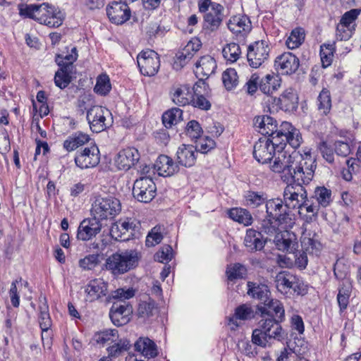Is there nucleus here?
Masks as SVG:
<instances>
[{
  "mask_svg": "<svg viewBox=\"0 0 361 361\" xmlns=\"http://www.w3.org/2000/svg\"><path fill=\"white\" fill-rule=\"evenodd\" d=\"M254 126L259 132L270 137L274 144H284L287 142L293 148H298L302 142L300 130L290 123L283 121L277 128L276 121L269 116H262L255 118Z\"/></svg>",
  "mask_w": 361,
  "mask_h": 361,
  "instance_id": "1",
  "label": "nucleus"
},
{
  "mask_svg": "<svg viewBox=\"0 0 361 361\" xmlns=\"http://www.w3.org/2000/svg\"><path fill=\"white\" fill-rule=\"evenodd\" d=\"M267 217L262 222V229L267 234L276 232V226L291 228L293 222L286 213L285 204L281 199H271L265 202Z\"/></svg>",
  "mask_w": 361,
  "mask_h": 361,
  "instance_id": "2",
  "label": "nucleus"
},
{
  "mask_svg": "<svg viewBox=\"0 0 361 361\" xmlns=\"http://www.w3.org/2000/svg\"><path fill=\"white\" fill-rule=\"evenodd\" d=\"M20 13L50 27L60 26L63 20V13L47 3L28 5Z\"/></svg>",
  "mask_w": 361,
  "mask_h": 361,
  "instance_id": "3",
  "label": "nucleus"
},
{
  "mask_svg": "<svg viewBox=\"0 0 361 361\" xmlns=\"http://www.w3.org/2000/svg\"><path fill=\"white\" fill-rule=\"evenodd\" d=\"M315 169V160L310 151L304 154L298 152L289 176L297 183L307 185L312 180Z\"/></svg>",
  "mask_w": 361,
  "mask_h": 361,
  "instance_id": "4",
  "label": "nucleus"
},
{
  "mask_svg": "<svg viewBox=\"0 0 361 361\" xmlns=\"http://www.w3.org/2000/svg\"><path fill=\"white\" fill-rule=\"evenodd\" d=\"M121 210L119 200L112 196L97 197L92 204L91 213L99 221L114 219Z\"/></svg>",
  "mask_w": 361,
  "mask_h": 361,
  "instance_id": "5",
  "label": "nucleus"
},
{
  "mask_svg": "<svg viewBox=\"0 0 361 361\" xmlns=\"http://www.w3.org/2000/svg\"><path fill=\"white\" fill-rule=\"evenodd\" d=\"M137 254L133 251L115 253L106 260V269L114 275L123 274L136 267Z\"/></svg>",
  "mask_w": 361,
  "mask_h": 361,
  "instance_id": "6",
  "label": "nucleus"
},
{
  "mask_svg": "<svg viewBox=\"0 0 361 361\" xmlns=\"http://www.w3.org/2000/svg\"><path fill=\"white\" fill-rule=\"evenodd\" d=\"M283 202L288 209H298L300 215L302 214L303 207L307 200V192L300 183H291L286 185L283 190Z\"/></svg>",
  "mask_w": 361,
  "mask_h": 361,
  "instance_id": "7",
  "label": "nucleus"
},
{
  "mask_svg": "<svg viewBox=\"0 0 361 361\" xmlns=\"http://www.w3.org/2000/svg\"><path fill=\"white\" fill-rule=\"evenodd\" d=\"M285 145H281V148L278 147L269 162V167L274 173H285L289 176L298 151L285 149Z\"/></svg>",
  "mask_w": 361,
  "mask_h": 361,
  "instance_id": "8",
  "label": "nucleus"
},
{
  "mask_svg": "<svg viewBox=\"0 0 361 361\" xmlns=\"http://www.w3.org/2000/svg\"><path fill=\"white\" fill-rule=\"evenodd\" d=\"M139 230V223L133 218H121L112 224L110 228L111 237L120 241H127L133 237Z\"/></svg>",
  "mask_w": 361,
  "mask_h": 361,
  "instance_id": "9",
  "label": "nucleus"
},
{
  "mask_svg": "<svg viewBox=\"0 0 361 361\" xmlns=\"http://www.w3.org/2000/svg\"><path fill=\"white\" fill-rule=\"evenodd\" d=\"M87 119L91 130L100 133L104 130L112 123L111 113L102 106H93L87 113Z\"/></svg>",
  "mask_w": 361,
  "mask_h": 361,
  "instance_id": "10",
  "label": "nucleus"
},
{
  "mask_svg": "<svg viewBox=\"0 0 361 361\" xmlns=\"http://www.w3.org/2000/svg\"><path fill=\"white\" fill-rule=\"evenodd\" d=\"M137 62L140 73L145 76H153L160 66L159 56L152 49L141 51L137 56Z\"/></svg>",
  "mask_w": 361,
  "mask_h": 361,
  "instance_id": "11",
  "label": "nucleus"
},
{
  "mask_svg": "<svg viewBox=\"0 0 361 361\" xmlns=\"http://www.w3.org/2000/svg\"><path fill=\"white\" fill-rule=\"evenodd\" d=\"M157 187L154 181L149 177H141L137 179L133 185V195L138 201L149 202L156 195Z\"/></svg>",
  "mask_w": 361,
  "mask_h": 361,
  "instance_id": "12",
  "label": "nucleus"
},
{
  "mask_svg": "<svg viewBox=\"0 0 361 361\" xmlns=\"http://www.w3.org/2000/svg\"><path fill=\"white\" fill-rule=\"evenodd\" d=\"M270 47L264 40L257 41L247 47V58L250 66L259 68L269 58Z\"/></svg>",
  "mask_w": 361,
  "mask_h": 361,
  "instance_id": "13",
  "label": "nucleus"
},
{
  "mask_svg": "<svg viewBox=\"0 0 361 361\" xmlns=\"http://www.w3.org/2000/svg\"><path fill=\"white\" fill-rule=\"evenodd\" d=\"M287 142H284L283 145ZM282 144H274L268 137H262L254 145L253 156L262 164L270 162L278 147L281 148Z\"/></svg>",
  "mask_w": 361,
  "mask_h": 361,
  "instance_id": "14",
  "label": "nucleus"
},
{
  "mask_svg": "<svg viewBox=\"0 0 361 361\" xmlns=\"http://www.w3.org/2000/svg\"><path fill=\"white\" fill-rule=\"evenodd\" d=\"M287 229L276 226V232L269 235H275L274 242L278 250L294 254L298 247L297 238L293 233L288 231Z\"/></svg>",
  "mask_w": 361,
  "mask_h": 361,
  "instance_id": "15",
  "label": "nucleus"
},
{
  "mask_svg": "<svg viewBox=\"0 0 361 361\" xmlns=\"http://www.w3.org/2000/svg\"><path fill=\"white\" fill-rule=\"evenodd\" d=\"M106 14L110 21L116 25H121L128 20L131 16L129 6L126 3L114 1L106 6Z\"/></svg>",
  "mask_w": 361,
  "mask_h": 361,
  "instance_id": "16",
  "label": "nucleus"
},
{
  "mask_svg": "<svg viewBox=\"0 0 361 361\" xmlns=\"http://www.w3.org/2000/svg\"><path fill=\"white\" fill-rule=\"evenodd\" d=\"M340 266V262L337 261L334 264V273L336 279H343L342 287L339 288L337 295V301L340 310L343 311L346 309L348 305L352 287L349 279H345L346 273L339 270Z\"/></svg>",
  "mask_w": 361,
  "mask_h": 361,
  "instance_id": "17",
  "label": "nucleus"
},
{
  "mask_svg": "<svg viewBox=\"0 0 361 361\" xmlns=\"http://www.w3.org/2000/svg\"><path fill=\"white\" fill-rule=\"evenodd\" d=\"M99 150L96 145L85 147L75 157V164L80 169L96 166L99 163Z\"/></svg>",
  "mask_w": 361,
  "mask_h": 361,
  "instance_id": "18",
  "label": "nucleus"
},
{
  "mask_svg": "<svg viewBox=\"0 0 361 361\" xmlns=\"http://www.w3.org/2000/svg\"><path fill=\"white\" fill-rule=\"evenodd\" d=\"M257 310L260 316H270L269 319H276L277 321H283L285 317V310L283 304L276 299L265 300L263 305H258Z\"/></svg>",
  "mask_w": 361,
  "mask_h": 361,
  "instance_id": "19",
  "label": "nucleus"
},
{
  "mask_svg": "<svg viewBox=\"0 0 361 361\" xmlns=\"http://www.w3.org/2000/svg\"><path fill=\"white\" fill-rule=\"evenodd\" d=\"M274 65L281 74L289 75L295 73L299 67V59L290 52H285L276 57Z\"/></svg>",
  "mask_w": 361,
  "mask_h": 361,
  "instance_id": "20",
  "label": "nucleus"
},
{
  "mask_svg": "<svg viewBox=\"0 0 361 361\" xmlns=\"http://www.w3.org/2000/svg\"><path fill=\"white\" fill-rule=\"evenodd\" d=\"M107 288V283L102 279L90 280L85 286V300L93 302L105 296Z\"/></svg>",
  "mask_w": 361,
  "mask_h": 361,
  "instance_id": "21",
  "label": "nucleus"
},
{
  "mask_svg": "<svg viewBox=\"0 0 361 361\" xmlns=\"http://www.w3.org/2000/svg\"><path fill=\"white\" fill-rule=\"evenodd\" d=\"M101 230L102 224L95 218L84 219L78 228L77 238L87 241L95 237Z\"/></svg>",
  "mask_w": 361,
  "mask_h": 361,
  "instance_id": "22",
  "label": "nucleus"
},
{
  "mask_svg": "<svg viewBox=\"0 0 361 361\" xmlns=\"http://www.w3.org/2000/svg\"><path fill=\"white\" fill-rule=\"evenodd\" d=\"M276 287L281 293L286 294L290 290L294 292L299 288V279L296 276L288 271L279 272L275 279Z\"/></svg>",
  "mask_w": 361,
  "mask_h": 361,
  "instance_id": "23",
  "label": "nucleus"
},
{
  "mask_svg": "<svg viewBox=\"0 0 361 361\" xmlns=\"http://www.w3.org/2000/svg\"><path fill=\"white\" fill-rule=\"evenodd\" d=\"M281 322L272 319H262L260 320V327L264 330L270 342L272 340L282 341L285 339L286 334L280 324Z\"/></svg>",
  "mask_w": 361,
  "mask_h": 361,
  "instance_id": "24",
  "label": "nucleus"
},
{
  "mask_svg": "<svg viewBox=\"0 0 361 361\" xmlns=\"http://www.w3.org/2000/svg\"><path fill=\"white\" fill-rule=\"evenodd\" d=\"M132 313L133 307L129 304L114 303L109 316L114 324L119 326L126 324L130 321Z\"/></svg>",
  "mask_w": 361,
  "mask_h": 361,
  "instance_id": "25",
  "label": "nucleus"
},
{
  "mask_svg": "<svg viewBox=\"0 0 361 361\" xmlns=\"http://www.w3.org/2000/svg\"><path fill=\"white\" fill-rule=\"evenodd\" d=\"M216 68V63L213 57L209 55L201 57L195 63V74L200 78L197 83L204 85L203 80L214 73Z\"/></svg>",
  "mask_w": 361,
  "mask_h": 361,
  "instance_id": "26",
  "label": "nucleus"
},
{
  "mask_svg": "<svg viewBox=\"0 0 361 361\" xmlns=\"http://www.w3.org/2000/svg\"><path fill=\"white\" fill-rule=\"evenodd\" d=\"M224 7L217 3L212 4V9L204 16L205 30L214 32L219 29L223 20Z\"/></svg>",
  "mask_w": 361,
  "mask_h": 361,
  "instance_id": "27",
  "label": "nucleus"
},
{
  "mask_svg": "<svg viewBox=\"0 0 361 361\" xmlns=\"http://www.w3.org/2000/svg\"><path fill=\"white\" fill-rule=\"evenodd\" d=\"M140 154L137 149L128 147L121 150L116 159V164L121 170H128L139 160Z\"/></svg>",
  "mask_w": 361,
  "mask_h": 361,
  "instance_id": "28",
  "label": "nucleus"
},
{
  "mask_svg": "<svg viewBox=\"0 0 361 361\" xmlns=\"http://www.w3.org/2000/svg\"><path fill=\"white\" fill-rule=\"evenodd\" d=\"M255 312L248 304H243L237 307L233 316L228 318V325L232 330H235L240 324V321L250 320L254 318Z\"/></svg>",
  "mask_w": 361,
  "mask_h": 361,
  "instance_id": "29",
  "label": "nucleus"
},
{
  "mask_svg": "<svg viewBox=\"0 0 361 361\" xmlns=\"http://www.w3.org/2000/svg\"><path fill=\"white\" fill-rule=\"evenodd\" d=\"M194 93V88L191 90L188 85H177L171 89V97L176 104L185 106L191 103Z\"/></svg>",
  "mask_w": 361,
  "mask_h": 361,
  "instance_id": "30",
  "label": "nucleus"
},
{
  "mask_svg": "<svg viewBox=\"0 0 361 361\" xmlns=\"http://www.w3.org/2000/svg\"><path fill=\"white\" fill-rule=\"evenodd\" d=\"M197 150L193 145H182L176 152V158L179 164L185 167L195 165L197 159Z\"/></svg>",
  "mask_w": 361,
  "mask_h": 361,
  "instance_id": "31",
  "label": "nucleus"
},
{
  "mask_svg": "<svg viewBox=\"0 0 361 361\" xmlns=\"http://www.w3.org/2000/svg\"><path fill=\"white\" fill-rule=\"evenodd\" d=\"M228 27L233 34L243 36L251 30L252 25L247 16L238 15L229 19Z\"/></svg>",
  "mask_w": 361,
  "mask_h": 361,
  "instance_id": "32",
  "label": "nucleus"
},
{
  "mask_svg": "<svg viewBox=\"0 0 361 361\" xmlns=\"http://www.w3.org/2000/svg\"><path fill=\"white\" fill-rule=\"evenodd\" d=\"M154 167L158 174L164 177L171 176L179 171L177 164L166 155H160L156 161Z\"/></svg>",
  "mask_w": 361,
  "mask_h": 361,
  "instance_id": "33",
  "label": "nucleus"
},
{
  "mask_svg": "<svg viewBox=\"0 0 361 361\" xmlns=\"http://www.w3.org/2000/svg\"><path fill=\"white\" fill-rule=\"evenodd\" d=\"M300 241L302 250L309 254H317L322 248L316 233L306 228L302 232Z\"/></svg>",
  "mask_w": 361,
  "mask_h": 361,
  "instance_id": "34",
  "label": "nucleus"
},
{
  "mask_svg": "<svg viewBox=\"0 0 361 361\" xmlns=\"http://www.w3.org/2000/svg\"><path fill=\"white\" fill-rule=\"evenodd\" d=\"M135 350L148 358L157 356L158 350L156 343L148 337H140L134 343Z\"/></svg>",
  "mask_w": 361,
  "mask_h": 361,
  "instance_id": "35",
  "label": "nucleus"
},
{
  "mask_svg": "<svg viewBox=\"0 0 361 361\" xmlns=\"http://www.w3.org/2000/svg\"><path fill=\"white\" fill-rule=\"evenodd\" d=\"M281 85V79L279 75L267 74L259 80V89L265 94L270 95L277 91Z\"/></svg>",
  "mask_w": 361,
  "mask_h": 361,
  "instance_id": "36",
  "label": "nucleus"
},
{
  "mask_svg": "<svg viewBox=\"0 0 361 361\" xmlns=\"http://www.w3.org/2000/svg\"><path fill=\"white\" fill-rule=\"evenodd\" d=\"M244 243L250 251L260 250L264 246L261 233L252 228L247 230Z\"/></svg>",
  "mask_w": 361,
  "mask_h": 361,
  "instance_id": "37",
  "label": "nucleus"
},
{
  "mask_svg": "<svg viewBox=\"0 0 361 361\" xmlns=\"http://www.w3.org/2000/svg\"><path fill=\"white\" fill-rule=\"evenodd\" d=\"M298 96L292 87L285 90L279 97L281 109L285 111H292L298 106Z\"/></svg>",
  "mask_w": 361,
  "mask_h": 361,
  "instance_id": "38",
  "label": "nucleus"
},
{
  "mask_svg": "<svg viewBox=\"0 0 361 361\" xmlns=\"http://www.w3.org/2000/svg\"><path fill=\"white\" fill-rule=\"evenodd\" d=\"M90 140L89 135L77 132L70 135L63 144V148L68 152H72L80 146L88 142Z\"/></svg>",
  "mask_w": 361,
  "mask_h": 361,
  "instance_id": "39",
  "label": "nucleus"
},
{
  "mask_svg": "<svg viewBox=\"0 0 361 361\" xmlns=\"http://www.w3.org/2000/svg\"><path fill=\"white\" fill-rule=\"evenodd\" d=\"M267 200V196L263 192L249 190L244 195L245 205L251 208H257L261 206L266 202Z\"/></svg>",
  "mask_w": 361,
  "mask_h": 361,
  "instance_id": "40",
  "label": "nucleus"
},
{
  "mask_svg": "<svg viewBox=\"0 0 361 361\" xmlns=\"http://www.w3.org/2000/svg\"><path fill=\"white\" fill-rule=\"evenodd\" d=\"M228 216L233 221L249 226L252 222V217L249 211L243 208H232L228 212Z\"/></svg>",
  "mask_w": 361,
  "mask_h": 361,
  "instance_id": "41",
  "label": "nucleus"
},
{
  "mask_svg": "<svg viewBox=\"0 0 361 361\" xmlns=\"http://www.w3.org/2000/svg\"><path fill=\"white\" fill-rule=\"evenodd\" d=\"M78 56V51L75 47L71 48V52L66 54H60L56 56L55 61L59 67H66L73 69V63Z\"/></svg>",
  "mask_w": 361,
  "mask_h": 361,
  "instance_id": "42",
  "label": "nucleus"
},
{
  "mask_svg": "<svg viewBox=\"0 0 361 361\" xmlns=\"http://www.w3.org/2000/svg\"><path fill=\"white\" fill-rule=\"evenodd\" d=\"M73 69L60 67L56 72L54 76V82L57 87L61 89L66 87L71 82V75Z\"/></svg>",
  "mask_w": 361,
  "mask_h": 361,
  "instance_id": "43",
  "label": "nucleus"
},
{
  "mask_svg": "<svg viewBox=\"0 0 361 361\" xmlns=\"http://www.w3.org/2000/svg\"><path fill=\"white\" fill-rule=\"evenodd\" d=\"M248 290L247 294L254 298H257L264 302L268 300V294L269 293L268 287L262 284H257L252 282L247 283Z\"/></svg>",
  "mask_w": 361,
  "mask_h": 361,
  "instance_id": "44",
  "label": "nucleus"
},
{
  "mask_svg": "<svg viewBox=\"0 0 361 361\" xmlns=\"http://www.w3.org/2000/svg\"><path fill=\"white\" fill-rule=\"evenodd\" d=\"M183 111L179 108H172L162 116V121L166 128H171L182 119Z\"/></svg>",
  "mask_w": 361,
  "mask_h": 361,
  "instance_id": "45",
  "label": "nucleus"
},
{
  "mask_svg": "<svg viewBox=\"0 0 361 361\" xmlns=\"http://www.w3.org/2000/svg\"><path fill=\"white\" fill-rule=\"evenodd\" d=\"M314 197L319 205L326 207L333 201L331 191L325 187H317L314 190Z\"/></svg>",
  "mask_w": 361,
  "mask_h": 361,
  "instance_id": "46",
  "label": "nucleus"
},
{
  "mask_svg": "<svg viewBox=\"0 0 361 361\" xmlns=\"http://www.w3.org/2000/svg\"><path fill=\"white\" fill-rule=\"evenodd\" d=\"M94 338L97 343H112L118 341V333L116 329H106L96 334Z\"/></svg>",
  "mask_w": 361,
  "mask_h": 361,
  "instance_id": "47",
  "label": "nucleus"
},
{
  "mask_svg": "<svg viewBox=\"0 0 361 361\" xmlns=\"http://www.w3.org/2000/svg\"><path fill=\"white\" fill-rule=\"evenodd\" d=\"M305 39V32L302 28L294 29L288 37L286 43L288 49L298 48Z\"/></svg>",
  "mask_w": 361,
  "mask_h": 361,
  "instance_id": "48",
  "label": "nucleus"
},
{
  "mask_svg": "<svg viewBox=\"0 0 361 361\" xmlns=\"http://www.w3.org/2000/svg\"><path fill=\"white\" fill-rule=\"evenodd\" d=\"M111 89V85L109 76L106 74L100 75L97 78L94 91L100 95L107 94Z\"/></svg>",
  "mask_w": 361,
  "mask_h": 361,
  "instance_id": "49",
  "label": "nucleus"
},
{
  "mask_svg": "<svg viewBox=\"0 0 361 361\" xmlns=\"http://www.w3.org/2000/svg\"><path fill=\"white\" fill-rule=\"evenodd\" d=\"M331 108L330 92L323 89L318 96V109L322 114L326 115Z\"/></svg>",
  "mask_w": 361,
  "mask_h": 361,
  "instance_id": "50",
  "label": "nucleus"
},
{
  "mask_svg": "<svg viewBox=\"0 0 361 361\" xmlns=\"http://www.w3.org/2000/svg\"><path fill=\"white\" fill-rule=\"evenodd\" d=\"M225 59L231 63L235 62L241 54L240 46L236 43L228 44L222 51Z\"/></svg>",
  "mask_w": 361,
  "mask_h": 361,
  "instance_id": "51",
  "label": "nucleus"
},
{
  "mask_svg": "<svg viewBox=\"0 0 361 361\" xmlns=\"http://www.w3.org/2000/svg\"><path fill=\"white\" fill-rule=\"evenodd\" d=\"M222 80L226 88L231 90L238 84V75L234 68L226 69L222 75Z\"/></svg>",
  "mask_w": 361,
  "mask_h": 361,
  "instance_id": "52",
  "label": "nucleus"
},
{
  "mask_svg": "<svg viewBox=\"0 0 361 361\" xmlns=\"http://www.w3.org/2000/svg\"><path fill=\"white\" fill-rule=\"evenodd\" d=\"M157 312L155 302L152 300L143 301L139 304L137 314L140 317L149 318Z\"/></svg>",
  "mask_w": 361,
  "mask_h": 361,
  "instance_id": "53",
  "label": "nucleus"
},
{
  "mask_svg": "<svg viewBox=\"0 0 361 361\" xmlns=\"http://www.w3.org/2000/svg\"><path fill=\"white\" fill-rule=\"evenodd\" d=\"M114 344L107 348L109 355L111 357H118L123 352L128 350L130 346V341L126 339H121L114 342Z\"/></svg>",
  "mask_w": 361,
  "mask_h": 361,
  "instance_id": "54",
  "label": "nucleus"
},
{
  "mask_svg": "<svg viewBox=\"0 0 361 361\" xmlns=\"http://www.w3.org/2000/svg\"><path fill=\"white\" fill-rule=\"evenodd\" d=\"M99 263L100 259L98 254L88 255L78 261L79 267L85 271L94 269Z\"/></svg>",
  "mask_w": 361,
  "mask_h": 361,
  "instance_id": "55",
  "label": "nucleus"
},
{
  "mask_svg": "<svg viewBox=\"0 0 361 361\" xmlns=\"http://www.w3.org/2000/svg\"><path fill=\"white\" fill-rule=\"evenodd\" d=\"M245 272V267L238 263L230 264L226 269V276L230 281L243 278Z\"/></svg>",
  "mask_w": 361,
  "mask_h": 361,
  "instance_id": "56",
  "label": "nucleus"
},
{
  "mask_svg": "<svg viewBox=\"0 0 361 361\" xmlns=\"http://www.w3.org/2000/svg\"><path fill=\"white\" fill-rule=\"evenodd\" d=\"M200 84L196 83L194 86V96L192 97V101L190 104H192L193 106L197 107L202 110H208L211 107L210 102L202 95H199L197 92V88L200 87Z\"/></svg>",
  "mask_w": 361,
  "mask_h": 361,
  "instance_id": "57",
  "label": "nucleus"
},
{
  "mask_svg": "<svg viewBox=\"0 0 361 361\" xmlns=\"http://www.w3.org/2000/svg\"><path fill=\"white\" fill-rule=\"evenodd\" d=\"M252 342L253 344L262 348H266L270 343L264 330L260 326L252 331Z\"/></svg>",
  "mask_w": 361,
  "mask_h": 361,
  "instance_id": "58",
  "label": "nucleus"
},
{
  "mask_svg": "<svg viewBox=\"0 0 361 361\" xmlns=\"http://www.w3.org/2000/svg\"><path fill=\"white\" fill-rule=\"evenodd\" d=\"M361 13V10L353 8L345 12L341 17L340 22L355 30V20Z\"/></svg>",
  "mask_w": 361,
  "mask_h": 361,
  "instance_id": "59",
  "label": "nucleus"
},
{
  "mask_svg": "<svg viewBox=\"0 0 361 361\" xmlns=\"http://www.w3.org/2000/svg\"><path fill=\"white\" fill-rule=\"evenodd\" d=\"M192 54L183 48V50L178 51L176 55L173 68L176 70L182 68L192 59Z\"/></svg>",
  "mask_w": 361,
  "mask_h": 361,
  "instance_id": "60",
  "label": "nucleus"
},
{
  "mask_svg": "<svg viewBox=\"0 0 361 361\" xmlns=\"http://www.w3.org/2000/svg\"><path fill=\"white\" fill-rule=\"evenodd\" d=\"M39 309V326L42 331H47L51 326V320L49 316L48 307L46 304H44V305L41 306Z\"/></svg>",
  "mask_w": 361,
  "mask_h": 361,
  "instance_id": "61",
  "label": "nucleus"
},
{
  "mask_svg": "<svg viewBox=\"0 0 361 361\" xmlns=\"http://www.w3.org/2000/svg\"><path fill=\"white\" fill-rule=\"evenodd\" d=\"M334 48L331 44H324L321 46L320 49V56L322 66L324 67H328L331 65L333 57H334Z\"/></svg>",
  "mask_w": 361,
  "mask_h": 361,
  "instance_id": "62",
  "label": "nucleus"
},
{
  "mask_svg": "<svg viewBox=\"0 0 361 361\" xmlns=\"http://www.w3.org/2000/svg\"><path fill=\"white\" fill-rule=\"evenodd\" d=\"M163 235L160 227H154L148 233L145 244L147 247H153L161 243Z\"/></svg>",
  "mask_w": 361,
  "mask_h": 361,
  "instance_id": "63",
  "label": "nucleus"
},
{
  "mask_svg": "<svg viewBox=\"0 0 361 361\" xmlns=\"http://www.w3.org/2000/svg\"><path fill=\"white\" fill-rule=\"evenodd\" d=\"M202 133V128L199 123L195 120L190 121L188 123L185 128L186 135L192 140L198 139Z\"/></svg>",
  "mask_w": 361,
  "mask_h": 361,
  "instance_id": "64",
  "label": "nucleus"
}]
</instances>
